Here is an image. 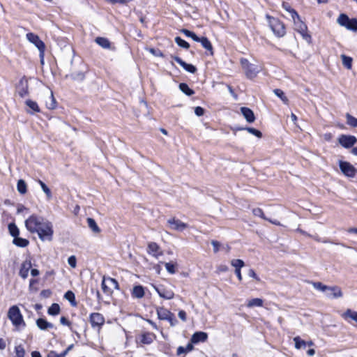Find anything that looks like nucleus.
Masks as SVG:
<instances>
[{"label":"nucleus","mask_w":357,"mask_h":357,"mask_svg":"<svg viewBox=\"0 0 357 357\" xmlns=\"http://www.w3.org/2000/svg\"><path fill=\"white\" fill-rule=\"evenodd\" d=\"M25 226L31 233H37L40 240L52 241L54 233L52 225L43 217L31 215L26 220Z\"/></svg>","instance_id":"1"},{"label":"nucleus","mask_w":357,"mask_h":357,"mask_svg":"<svg viewBox=\"0 0 357 357\" xmlns=\"http://www.w3.org/2000/svg\"><path fill=\"white\" fill-rule=\"evenodd\" d=\"M293 14L294 17L291 20L295 29L301 35L305 40L310 43L311 42V36L307 32V25L301 20L298 13L293 12Z\"/></svg>","instance_id":"2"},{"label":"nucleus","mask_w":357,"mask_h":357,"mask_svg":"<svg viewBox=\"0 0 357 357\" xmlns=\"http://www.w3.org/2000/svg\"><path fill=\"white\" fill-rule=\"evenodd\" d=\"M8 317L15 327H24L26 326L21 312L17 305H13L9 308Z\"/></svg>","instance_id":"3"},{"label":"nucleus","mask_w":357,"mask_h":357,"mask_svg":"<svg viewBox=\"0 0 357 357\" xmlns=\"http://www.w3.org/2000/svg\"><path fill=\"white\" fill-rule=\"evenodd\" d=\"M241 64L245 71L246 77L249 79L255 77L261 70L259 66L250 63L246 59H241Z\"/></svg>","instance_id":"4"},{"label":"nucleus","mask_w":357,"mask_h":357,"mask_svg":"<svg viewBox=\"0 0 357 357\" xmlns=\"http://www.w3.org/2000/svg\"><path fill=\"white\" fill-rule=\"evenodd\" d=\"M267 18L269 19V25L273 33L278 37L284 36L286 33L284 24L279 20L268 15Z\"/></svg>","instance_id":"5"},{"label":"nucleus","mask_w":357,"mask_h":357,"mask_svg":"<svg viewBox=\"0 0 357 357\" xmlns=\"http://www.w3.org/2000/svg\"><path fill=\"white\" fill-rule=\"evenodd\" d=\"M26 39L32 44H33L40 52V57L41 63H43L44 52L45 50V43L40 39L38 35L33 33H28L26 34Z\"/></svg>","instance_id":"6"},{"label":"nucleus","mask_w":357,"mask_h":357,"mask_svg":"<svg viewBox=\"0 0 357 357\" xmlns=\"http://www.w3.org/2000/svg\"><path fill=\"white\" fill-rule=\"evenodd\" d=\"M153 287L157 291L158 295L162 298L171 300L174 297V291L169 288L165 287L162 285L158 287L153 285Z\"/></svg>","instance_id":"7"},{"label":"nucleus","mask_w":357,"mask_h":357,"mask_svg":"<svg viewBox=\"0 0 357 357\" xmlns=\"http://www.w3.org/2000/svg\"><path fill=\"white\" fill-rule=\"evenodd\" d=\"M17 93L22 98L29 95V84L28 80L24 77L21 78L18 84L17 85Z\"/></svg>","instance_id":"8"},{"label":"nucleus","mask_w":357,"mask_h":357,"mask_svg":"<svg viewBox=\"0 0 357 357\" xmlns=\"http://www.w3.org/2000/svg\"><path fill=\"white\" fill-rule=\"evenodd\" d=\"M340 168L342 172L348 177H354L356 174L355 168L348 162L340 161Z\"/></svg>","instance_id":"9"},{"label":"nucleus","mask_w":357,"mask_h":357,"mask_svg":"<svg viewBox=\"0 0 357 357\" xmlns=\"http://www.w3.org/2000/svg\"><path fill=\"white\" fill-rule=\"evenodd\" d=\"M147 251L149 255H151L155 259H158L160 256L163 255V252L160 246L154 242H151L148 244Z\"/></svg>","instance_id":"10"},{"label":"nucleus","mask_w":357,"mask_h":357,"mask_svg":"<svg viewBox=\"0 0 357 357\" xmlns=\"http://www.w3.org/2000/svg\"><path fill=\"white\" fill-rule=\"evenodd\" d=\"M167 223L169 225L170 228L172 229L179 231H183L188 227V225L185 223L174 218H169L167 220Z\"/></svg>","instance_id":"11"},{"label":"nucleus","mask_w":357,"mask_h":357,"mask_svg":"<svg viewBox=\"0 0 357 357\" xmlns=\"http://www.w3.org/2000/svg\"><path fill=\"white\" fill-rule=\"evenodd\" d=\"M90 323L93 328L100 327L105 323V319L103 316L98 312L91 313L90 314Z\"/></svg>","instance_id":"12"},{"label":"nucleus","mask_w":357,"mask_h":357,"mask_svg":"<svg viewBox=\"0 0 357 357\" xmlns=\"http://www.w3.org/2000/svg\"><path fill=\"white\" fill-rule=\"evenodd\" d=\"M356 142V139L351 135H341L339 138V143L344 148H350Z\"/></svg>","instance_id":"13"},{"label":"nucleus","mask_w":357,"mask_h":357,"mask_svg":"<svg viewBox=\"0 0 357 357\" xmlns=\"http://www.w3.org/2000/svg\"><path fill=\"white\" fill-rule=\"evenodd\" d=\"M325 293H326V296L328 298H340L342 296V293L340 288L337 286H334V287H328V289Z\"/></svg>","instance_id":"14"},{"label":"nucleus","mask_w":357,"mask_h":357,"mask_svg":"<svg viewBox=\"0 0 357 357\" xmlns=\"http://www.w3.org/2000/svg\"><path fill=\"white\" fill-rule=\"evenodd\" d=\"M32 266L31 261L30 259L25 260L21 265L20 270V275L23 279H26L29 275V270Z\"/></svg>","instance_id":"15"},{"label":"nucleus","mask_w":357,"mask_h":357,"mask_svg":"<svg viewBox=\"0 0 357 357\" xmlns=\"http://www.w3.org/2000/svg\"><path fill=\"white\" fill-rule=\"evenodd\" d=\"M342 317L347 322L351 323L354 321L357 326V312L351 309H347L344 313L342 314Z\"/></svg>","instance_id":"16"},{"label":"nucleus","mask_w":357,"mask_h":357,"mask_svg":"<svg viewBox=\"0 0 357 357\" xmlns=\"http://www.w3.org/2000/svg\"><path fill=\"white\" fill-rule=\"evenodd\" d=\"M208 338V335L205 332L199 331L195 333L191 337V343L197 344L200 342H204Z\"/></svg>","instance_id":"17"},{"label":"nucleus","mask_w":357,"mask_h":357,"mask_svg":"<svg viewBox=\"0 0 357 357\" xmlns=\"http://www.w3.org/2000/svg\"><path fill=\"white\" fill-rule=\"evenodd\" d=\"M241 112L243 116H244V118L246 119V121L248 123H252L255 121V114H254L253 112L250 108H248L245 107H242L241 108Z\"/></svg>","instance_id":"18"},{"label":"nucleus","mask_w":357,"mask_h":357,"mask_svg":"<svg viewBox=\"0 0 357 357\" xmlns=\"http://www.w3.org/2000/svg\"><path fill=\"white\" fill-rule=\"evenodd\" d=\"M144 289L142 285H136L133 287L131 295L135 298H142L144 296Z\"/></svg>","instance_id":"19"},{"label":"nucleus","mask_w":357,"mask_h":357,"mask_svg":"<svg viewBox=\"0 0 357 357\" xmlns=\"http://www.w3.org/2000/svg\"><path fill=\"white\" fill-rule=\"evenodd\" d=\"M37 326L42 331L47 330L49 328H52L54 325L47 320L43 318H39L36 320Z\"/></svg>","instance_id":"20"},{"label":"nucleus","mask_w":357,"mask_h":357,"mask_svg":"<svg viewBox=\"0 0 357 357\" xmlns=\"http://www.w3.org/2000/svg\"><path fill=\"white\" fill-rule=\"evenodd\" d=\"M157 314L160 319L166 320L168 319V318H169V316L172 314V312L165 308L159 307L157 309Z\"/></svg>","instance_id":"21"},{"label":"nucleus","mask_w":357,"mask_h":357,"mask_svg":"<svg viewBox=\"0 0 357 357\" xmlns=\"http://www.w3.org/2000/svg\"><path fill=\"white\" fill-rule=\"evenodd\" d=\"M26 105L31 110H28L27 112L33 114V112H39L40 108L36 102L31 100H27L25 102Z\"/></svg>","instance_id":"22"},{"label":"nucleus","mask_w":357,"mask_h":357,"mask_svg":"<svg viewBox=\"0 0 357 357\" xmlns=\"http://www.w3.org/2000/svg\"><path fill=\"white\" fill-rule=\"evenodd\" d=\"M13 244L20 248H25L29 245V241L19 236L14 238L13 241Z\"/></svg>","instance_id":"23"},{"label":"nucleus","mask_w":357,"mask_h":357,"mask_svg":"<svg viewBox=\"0 0 357 357\" xmlns=\"http://www.w3.org/2000/svg\"><path fill=\"white\" fill-rule=\"evenodd\" d=\"M264 301L261 298H252L248 301L247 307L249 308H252L255 307H262Z\"/></svg>","instance_id":"24"},{"label":"nucleus","mask_w":357,"mask_h":357,"mask_svg":"<svg viewBox=\"0 0 357 357\" xmlns=\"http://www.w3.org/2000/svg\"><path fill=\"white\" fill-rule=\"evenodd\" d=\"M87 222H88V226L94 232V233H100V229L99 228V227L98 226V225L96 224V221L91 218H87Z\"/></svg>","instance_id":"25"},{"label":"nucleus","mask_w":357,"mask_h":357,"mask_svg":"<svg viewBox=\"0 0 357 357\" xmlns=\"http://www.w3.org/2000/svg\"><path fill=\"white\" fill-rule=\"evenodd\" d=\"M197 42L201 43L202 45L203 46L204 48H205L207 50L211 51V54H213L212 45L207 38H206V37L199 38V40Z\"/></svg>","instance_id":"26"},{"label":"nucleus","mask_w":357,"mask_h":357,"mask_svg":"<svg viewBox=\"0 0 357 357\" xmlns=\"http://www.w3.org/2000/svg\"><path fill=\"white\" fill-rule=\"evenodd\" d=\"M294 342L295 343V348L297 349H301L302 348L304 349L307 346V342L302 340L299 336L294 337Z\"/></svg>","instance_id":"27"},{"label":"nucleus","mask_w":357,"mask_h":357,"mask_svg":"<svg viewBox=\"0 0 357 357\" xmlns=\"http://www.w3.org/2000/svg\"><path fill=\"white\" fill-rule=\"evenodd\" d=\"M56 100L53 96L52 91L50 92V95L48 97V100L46 101V107L49 109H53L56 107Z\"/></svg>","instance_id":"28"},{"label":"nucleus","mask_w":357,"mask_h":357,"mask_svg":"<svg viewBox=\"0 0 357 357\" xmlns=\"http://www.w3.org/2000/svg\"><path fill=\"white\" fill-rule=\"evenodd\" d=\"M342 26L349 30L357 31V20L355 18L350 19V22H346V25H343Z\"/></svg>","instance_id":"29"},{"label":"nucleus","mask_w":357,"mask_h":357,"mask_svg":"<svg viewBox=\"0 0 357 357\" xmlns=\"http://www.w3.org/2000/svg\"><path fill=\"white\" fill-rule=\"evenodd\" d=\"M343 66L347 69H351L352 66V58L344 54L341 55Z\"/></svg>","instance_id":"30"},{"label":"nucleus","mask_w":357,"mask_h":357,"mask_svg":"<svg viewBox=\"0 0 357 357\" xmlns=\"http://www.w3.org/2000/svg\"><path fill=\"white\" fill-rule=\"evenodd\" d=\"M8 230H9V233L10 234L15 238L17 236H19L20 234V231H19V229L17 228V227L16 226V225L13 222L12 223H10L8 225Z\"/></svg>","instance_id":"31"},{"label":"nucleus","mask_w":357,"mask_h":357,"mask_svg":"<svg viewBox=\"0 0 357 357\" xmlns=\"http://www.w3.org/2000/svg\"><path fill=\"white\" fill-rule=\"evenodd\" d=\"M179 89L183 92L185 94H186L187 96H192V94H194V91L192 89H191L188 85L185 83H181L179 84Z\"/></svg>","instance_id":"32"},{"label":"nucleus","mask_w":357,"mask_h":357,"mask_svg":"<svg viewBox=\"0 0 357 357\" xmlns=\"http://www.w3.org/2000/svg\"><path fill=\"white\" fill-rule=\"evenodd\" d=\"M193 349L192 343H188L186 347H178L177 349V355H181L184 353H188Z\"/></svg>","instance_id":"33"},{"label":"nucleus","mask_w":357,"mask_h":357,"mask_svg":"<svg viewBox=\"0 0 357 357\" xmlns=\"http://www.w3.org/2000/svg\"><path fill=\"white\" fill-rule=\"evenodd\" d=\"M17 189L22 195H24L26 192V184L24 180L20 179L17 181Z\"/></svg>","instance_id":"34"},{"label":"nucleus","mask_w":357,"mask_h":357,"mask_svg":"<svg viewBox=\"0 0 357 357\" xmlns=\"http://www.w3.org/2000/svg\"><path fill=\"white\" fill-rule=\"evenodd\" d=\"M96 42L103 48H109L110 46L109 41L105 38L98 37L96 39Z\"/></svg>","instance_id":"35"},{"label":"nucleus","mask_w":357,"mask_h":357,"mask_svg":"<svg viewBox=\"0 0 357 357\" xmlns=\"http://www.w3.org/2000/svg\"><path fill=\"white\" fill-rule=\"evenodd\" d=\"M47 312L50 315H57L60 312V307L57 303H53L48 309Z\"/></svg>","instance_id":"36"},{"label":"nucleus","mask_w":357,"mask_h":357,"mask_svg":"<svg viewBox=\"0 0 357 357\" xmlns=\"http://www.w3.org/2000/svg\"><path fill=\"white\" fill-rule=\"evenodd\" d=\"M38 182L40 184L43 191L45 193L47 199H50L52 198V192H51L50 188L42 181L38 180Z\"/></svg>","instance_id":"37"},{"label":"nucleus","mask_w":357,"mask_h":357,"mask_svg":"<svg viewBox=\"0 0 357 357\" xmlns=\"http://www.w3.org/2000/svg\"><path fill=\"white\" fill-rule=\"evenodd\" d=\"M346 118H347V123L349 126H350L353 128L357 127V119L356 117H354L347 113L346 114Z\"/></svg>","instance_id":"38"},{"label":"nucleus","mask_w":357,"mask_h":357,"mask_svg":"<svg viewBox=\"0 0 357 357\" xmlns=\"http://www.w3.org/2000/svg\"><path fill=\"white\" fill-rule=\"evenodd\" d=\"M154 335L151 333H145L142 335L141 342L144 344H151L153 340Z\"/></svg>","instance_id":"39"},{"label":"nucleus","mask_w":357,"mask_h":357,"mask_svg":"<svg viewBox=\"0 0 357 357\" xmlns=\"http://www.w3.org/2000/svg\"><path fill=\"white\" fill-rule=\"evenodd\" d=\"M337 22L342 26L346 25V22H350V18L346 14L342 13L339 15Z\"/></svg>","instance_id":"40"},{"label":"nucleus","mask_w":357,"mask_h":357,"mask_svg":"<svg viewBox=\"0 0 357 357\" xmlns=\"http://www.w3.org/2000/svg\"><path fill=\"white\" fill-rule=\"evenodd\" d=\"M181 32L185 34V36L191 38L194 41L197 42L199 40V37L191 31L183 29L181 30Z\"/></svg>","instance_id":"41"},{"label":"nucleus","mask_w":357,"mask_h":357,"mask_svg":"<svg viewBox=\"0 0 357 357\" xmlns=\"http://www.w3.org/2000/svg\"><path fill=\"white\" fill-rule=\"evenodd\" d=\"M64 297L66 299H67L69 302H70V303L72 304V305L73 306H75L76 305V302H75V294L73 291H68L65 295H64Z\"/></svg>","instance_id":"42"},{"label":"nucleus","mask_w":357,"mask_h":357,"mask_svg":"<svg viewBox=\"0 0 357 357\" xmlns=\"http://www.w3.org/2000/svg\"><path fill=\"white\" fill-rule=\"evenodd\" d=\"M275 96L280 98L284 104L288 103V98L285 96L284 92L278 89H274L273 91Z\"/></svg>","instance_id":"43"},{"label":"nucleus","mask_w":357,"mask_h":357,"mask_svg":"<svg viewBox=\"0 0 357 357\" xmlns=\"http://www.w3.org/2000/svg\"><path fill=\"white\" fill-rule=\"evenodd\" d=\"M175 42L178 46L184 49H188L190 47L189 43L184 40L183 39H182L181 37L176 36L175 38Z\"/></svg>","instance_id":"44"},{"label":"nucleus","mask_w":357,"mask_h":357,"mask_svg":"<svg viewBox=\"0 0 357 357\" xmlns=\"http://www.w3.org/2000/svg\"><path fill=\"white\" fill-rule=\"evenodd\" d=\"M312 284L314 289H316L317 290L323 291V292H326L328 289V286H326L319 282H312Z\"/></svg>","instance_id":"45"},{"label":"nucleus","mask_w":357,"mask_h":357,"mask_svg":"<svg viewBox=\"0 0 357 357\" xmlns=\"http://www.w3.org/2000/svg\"><path fill=\"white\" fill-rule=\"evenodd\" d=\"M231 264L235 268V270L241 269L245 266L244 261L241 259H233Z\"/></svg>","instance_id":"46"},{"label":"nucleus","mask_w":357,"mask_h":357,"mask_svg":"<svg viewBox=\"0 0 357 357\" xmlns=\"http://www.w3.org/2000/svg\"><path fill=\"white\" fill-rule=\"evenodd\" d=\"M101 285H102V291L105 293L111 294L112 292L111 288L109 287V286L107 284V280L106 278H105V277L103 278Z\"/></svg>","instance_id":"47"},{"label":"nucleus","mask_w":357,"mask_h":357,"mask_svg":"<svg viewBox=\"0 0 357 357\" xmlns=\"http://www.w3.org/2000/svg\"><path fill=\"white\" fill-rule=\"evenodd\" d=\"M107 284L111 289L112 288H114L115 289H119V283L116 280L112 278H107Z\"/></svg>","instance_id":"48"},{"label":"nucleus","mask_w":357,"mask_h":357,"mask_svg":"<svg viewBox=\"0 0 357 357\" xmlns=\"http://www.w3.org/2000/svg\"><path fill=\"white\" fill-rule=\"evenodd\" d=\"M25 351L22 345L15 347V357H24Z\"/></svg>","instance_id":"49"},{"label":"nucleus","mask_w":357,"mask_h":357,"mask_svg":"<svg viewBox=\"0 0 357 357\" xmlns=\"http://www.w3.org/2000/svg\"><path fill=\"white\" fill-rule=\"evenodd\" d=\"M239 130H248V132L255 135L256 137H257L259 138H260L262 135L261 132L259 130H258L254 128H240Z\"/></svg>","instance_id":"50"},{"label":"nucleus","mask_w":357,"mask_h":357,"mask_svg":"<svg viewBox=\"0 0 357 357\" xmlns=\"http://www.w3.org/2000/svg\"><path fill=\"white\" fill-rule=\"evenodd\" d=\"M252 213L255 216H259L264 220H268V218L264 215L262 210L259 208H254L252 210Z\"/></svg>","instance_id":"51"},{"label":"nucleus","mask_w":357,"mask_h":357,"mask_svg":"<svg viewBox=\"0 0 357 357\" xmlns=\"http://www.w3.org/2000/svg\"><path fill=\"white\" fill-rule=\"evenodd\" d=\"M282 7L290 14L291 19L294 17L293 12L297 13L294 8H291V6L288 3H283Z\"/></svg>","instance_id":"52"},{"label":"nucleus","mask_w":357,"mask_h":357,"mask_svg":"<svg viewBox=\"0 0 357 357\" xmlns=\"http://www.w3.org/2000/svg\"><path fill=\"white\" fill-rule=\"evenodd\" d=\"M166 270L171 274L175 273V266L172 263H165V264Z\"/></svg>","instance_id":"53"},{"label":"nucleus","mask_w":357,"mask_h":357,"mask_svg":"<svg viewBox=\"0 0 357 357\" xmlns=\"http://www.w3.org/2000/svg\"><path fill=\"white\" fill-rule=\"evenodd\" d=\"M68 263L72 268H75L77 264V259L75 256H70L68 259Z\"/></svg>","instance_id":"54"},{"label":"nucleus","mask_w":357,"mask_h":357,"mask_svg":"<svg viewBox=\"0 0 357 357\" xmlns=\"http://www.w3.org/2000/svg\"><path fill=\"white\" fill-rule=\"evenodd\" d=\"M172 57L174 59L175 61H176L180 66H181L183 68H185V66L187 65V63L183 61L181 58L176 56H172Z\"/></svg>","instance_id":"55"},{"label":"nucleus","mask_w":357,"mask_h":357,"mask_svg":"<svg viewBox=\"0 0 357 357\" xmlns=\"http://www.w3.org/2000/svg\"><path fill=\"white\" fill-rule=\"evenodd\" d=\"M184 69L186 71L191 73H195L197 70L195 66H194L192 64H189V63H187V65L185 66V68Z\"/></svg>","instance_id":"56"},{"label":"nucleus","mask_w":357,"mask_h":357,"mask_svg":"<svg viewBox=\"0 0 357 357\" xmlns=\"http://www.w3.org/2000/svg\"><path fill=\"white\" fill-rule=\"evenodd\" d=\"M107 2H109L111 3H121V4H126L132 0H106Z\"/></svg>","instance_id":"57"},{"label":"nucleus","mask_w":357,"mask_h":357,"mask_svg":"<svg viewBox=\"0 0 357 357\" xmlns=\"http://www.w3.org/2000/svg\"><path fill=\"white\" fill-rule=\"evenodd\" d=\"M195 113L197 116H201L204 114V109L202 107L197 106L195 108Z\"/></svg>","instance_id":"58"},{"label":"nucleus","mask_w":357,"mask_h":357,"mask_svg":"<svg viewBox=\"0 0 357 357\" xmlns=\"http://www.w3.org/2000/svg\"><path fill=\"white\" fill-rule=\"evenodd\" d=\"M168 321L172 326H174L176 324L177 320L175 319L174 315L173 313L169 316V318L168 319H166Z\"/></svg>","instance_id":"59"},{"label":"nucleus","mask_w":357,"mask_h":357,"mask_svg":"<svg viewBox=\"0 0 357 357\" xmlns=\"http://www.w3.org/2000/svg\"><path fill=\"white\" fill-rule=\"evenodd\" d=\"M211 244L213 247V251L214 252H218L219 251V248H220V243L217 241H211Z\"/></svg>","instance_id":"60"},{"label":"nucleus","mask_w":357,"mask_h":357,"mask_svg":"<svg viewBox=\"0 0 357 357\" xmlns=\"http://www.w3.org/2000/svg\"><path fill=\"white\" fill-rule=\"evenodd\" d=\"M248 276L255 278L257 281L260 280L259 277L257 275V274L255 273V272L253 269H249V271L248 272Z\"/></svg>","instance_id":"61"},{"label":"nucleus","mask_w":357,"mask_h":357,"mask_svg":"<svg viewBox=\"0 0 357 357\" xmlns=\"http://www.w3.org/2000/svg\"><path fill=\"white\" fill-rule=\"evenodd\" d=\"M178 317L183 321H186V313L184 310H180L178 314Z\"/></svg>","instance_id":"62"},{"label":"nucleus","mask_w":357,"mask_h":357,"mask_svg":"<svg viewBox=\"0 0 357 357\" xmlns=\"http://www.w3.org/2000/svg\"><path fill=\"white\" fill-rule=\"evenodd\" d=\"M60 322L62 325H64V326H70V322L65 317H61Z\"/></svg>","instance_id":"63"},{"label":"nucleus","mask_w":357,"mask_h":357,"mask_svg":"<svg viewBox=\"0 0 357 357\" xmlns=\"http://www.w3.org/2000/svg\"><path fill=\"white\" fill-rule=\"evenodd\" d=\"M47 357H62L61 354H57L54 351H50L48 354Z\"/></svg>","instance_id":"64"}]
</instances>
